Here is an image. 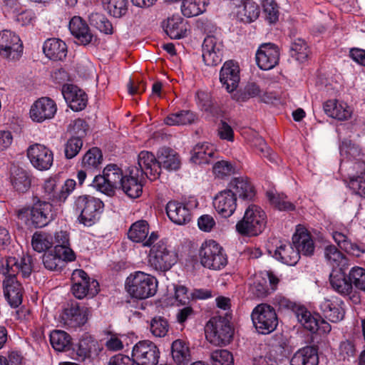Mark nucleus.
<instances>
[{
    "instance_id": "1",
    "label": "nucleus",
    "mask_w": 365,
    "mask_h": 365,
    "mask_svg": "<svg viewBox=\"0 0 365 365\" xmlns=\"http://www.w3.org/2000/svg\"><path fill=\"white\" fill-rule=\"evenodd\" d=\"M32 270L33 259L29 255L19 258L9 257L2 264L1 273L5 276L3 281L4 294L11 307H18L23 300L24 288L17 276L28 278Z\"/></svg>"
},
{
    "instance_id": "2",
    "label": "nucleus",
    "mask_w": 365,
    "mask_h": 365,
    "mask_svg": "<svg viewBox=\"0 0 365 365\" xmlns=\"http://www.w3.org/2000/svg\"><path fill=\"white\" fill-rule=\"evenodd\" d=\"M231 314L212 317L205 326L206 338L216 346H226L232 339L234 329L230 323Z\"/></svg>"
},
{
    "instance_id": "3",
    "label": "nucleus",
    "mask_w": 365,
    "mask_h": 365,
    "mask_svg": "<svg viewBox=\"0 0 365 365\" xmlns=\"http://www.w3.org/2000/svg\"><path fill=\"white\" fill-rule=\"evenodd\" d=\"M267 216L258 205L251 204L245 210L244 217L236 224V231L242 236H257L266 227Z\"/></svg>"
},
{
    "instance_id": "4",
    "label": "nucleus",
    "mask_w": 365,
    "mask_h": 365,
    "mask_svg": "<svg viewBox=\"0 0 365 365\" xmlns=\"http://www.w3.org/2000/svg\"><path fill=\"white\" fill-rule=\"evenodd\" d=\"M125 289L132 297L144 299L155 294L158 281L150 274L140 271L135 272L127 277Z\"/></svg>"
},
{
    "instance_id": "5",
    "label": "nucleus",
    "mask_w": 365,
    "mask_h": 365,
    "mask_svg": "<svg viewBox=\"0 0 365 365\" xmlns=\"http://www.w3.org/2000/svg\"><path fill=\"white\" fill-rule=\"evenodd\" d=\"M125 175L122 169L115 164L108 165L103 170V175H96L93 186L100 192L113 196L115 190L120 189Z\"/></svg>"
},
{
    "instance_id": "6",
    "label": "nucleus",
    "mask_w": 365,
    "mask_h": 365,
    "mask_svg": "<svg viewBox=\"0 0 365 365\" xmlns=\"http://www.w3.org/2000/svg\"><path fill=\"white\" fill-rule=\"evenodd\" d=\"M74 205L76 211L80 213L79 221L86 226H91L100 217L104 207L100 199L88 195L78 196Z\"/></svg>"
},
{
    "instance_id": "7",
    "label": "nucleus",
    "mask_w": 365,
    "mask_h": 365,
    "mask_svg": "<svg viewBox=\"0 0 365 365\" xmlns=\"http://www.w3.org/2000/svg\"><path fill=\"white\" fill-rule=\"evenodd\" d=\"M52 205L38 197H34L33 205L30 208H23L18 211L19 217L29 215V220L36 228L43 227L53 218Z\"/></svg>"
},
{
    "instance_id": "8",
    "label": "nucleus",
    "mask_w": 365,
    "mask_h": 365,
    "mask_svg": "<svg viewBox=\"0 0 365 365\" xmlns=\"http://www.w3.org/2000/svg\"><path fill=\"white\" fill-rule=\"evenodd\" d=\"M199 257L201 264L210 269L220 270L227 264V258L222 247L214 240L202 244Z\"/></svg>"
},
{
    "instance_id": "9",
    "label": "nucleus",
    "mask_w": 365,
    "mask_h": 365,
    "mask_svg": "<svg viewBox=\"0 0 365 365\" xmlns=\"http://www.w3.org/2000/svg\"><path fill=\"white\" fill-rule=\"evenodd\" d=\"M252 319L256 330L262 334H270L278 325L275 309L267 304H260L253 309Z\"/></svg>"
},
{
    "instance_id": "10",
    "label": "nucleus",
    "mask_w": 365,
    "mask_h": 365,
    "mask_svg": "<svg viewBox=\"0 0 365 365\" xmlns=\"http://www.w3.org/2000/svg\"><path fill=\"white\" fill-rule=\"evenodd\" d=\"M150 266L157 271L166 272L177 262V256L168 249L165 243L160 240L155 242L148 255Z\"/></svg>"
},
{
    "instance_id": "11",
    "label": "nucleus",
    "mask_w": 365,
    "mask_h": 365,
    "mask_svg": "<svg viewBox=\"0 0 365 365\" xmlns=\"http://www.w3.org/2000/svg\"><path fill=\"white\" fill-rule=\"evenodd\" d=\"M76 181L68 179L63 185L56 177L46 179L42 186L43 197L53 202H64L76 187Z\"/></svg>"
},
{
    "instance_id": "12",
    "label": "nucleus",
    "mask_w": 365,
    "mask_h": 365,
    "mask_svg": "<svg viewBox=\"0 0 365 365\" xmlns=\"http://www.w3.org/2000/svg\"><path fill=\"white\" fill-rule=\"evenodd\" d=\"M76 255L71 249L55 246L53 250L46 252L42 257L44 267L50 271H60L66 262L75 260Z\"/></svg>"
},
{
    "instance_id": "13",
    "label": "nucleus",
    "mask_w": 365,
    "mask_h": 365,
    "mask_svg": "<svg viewBox=\"0 0 365 365\" xmlns=\"http://www.w3.org/2000/svg\"><path fill=\"white\" fill-rule=\"evenodd\" d=\"M329 282L334 291L342 296H349L352 302L356 304L360 303L359 294L353 289L349 274L346 275L342 268L332 270L329 274Z\"/></svg>"
},
{
    "instance_id": "14",
    "label": "nucleus",
    "mask_w": 365,
    "mask_h": 365,
    "mask_svg": "<svg viewBox=\"0 0 365 365\" xmlns=\"http://www.w3.org/2000/svg\"><path fill=\"white\" fill-rule=\"evenodd\" d=\"M23 53V43L14 32L3 30L0 32V55L9 60H18Z\"/></svg>"
},
{
    "instance_id": "15",
    "label": "nucleus",
    "mask_w": 365,
    "mask_h": 365,
    "mask_svg": "<svg viewBox=\"0 0 365 365\" xmlns=\"http://www.w3.org/2000/svg\"><path fill=\"white\" fill-rule=\"evenodd\" d=\"M159 354L156 345L150 341L138 342L132 351V358L138 365H156Z\"/></svg>"
},
{
    "instance_id": "16",
    "label": "nucleus",
    "mask_w": 365,
    "mask_h": 365,
    "mask_svg": "<svg viewBox=\"0 0 365 365\" xmlns=\"http://www.w3.org/2000/svg\"><path fill=\"white\" fill-rule=\"evenodd\" d=\"M27 156L31 165L41 171L48 170L53 163L52 150L39 143H35L28 148Z\"/></svg>"
},
{
    "instance_id": "17",
    "label": "nucleus",
    "mask_w": 365,
    "mask_h": 365,
    "mask_svg": "<svg viewBox=\"0 0 365 365\" xmlns=\"http://www.w3.org/2000/svg\"><path fill=\"white\" fill-rule=\"evenodd\" d=\"M149 224L145 220H140L131 225L128 232V238L137 243H142L143 247H151L159 238L156 232L149 234Z\"/></svg>"
},
{
    "instance_id": "18",
    "label": "nucleus",
    "mask_w": 365,
    "mask_h": 365,
    "mask_svg": "<svg viewBox=\"0 0 365 365\" xmlns=\"http://www.w3.org/2000/svg\"><path fill=\"white\" fill-rule=\"evenodd\" d=\"M144 180L143 172L137 166L130 167L121 182L120 189L129 197L137 198L142 194Z\"/></svg>"
},
{
    "instance_id": "19",
    "label": "nucleus",
    "mask_w": 365,
    "mask_h": 365,
    "mask_svg": "<svg viewBox=\"0 0 365 365\" xmlns=\"http://www.w3.org/2000/svg\"><path fill=\"white\" fill-rule=\"evenodd\" d=\"M279 48L274 43H264L259 46L255 60L258 67L264 71L274 68L279 61Z\"/></svg>"
},
{
    "instance_id": "20",
    "label": "nucleus",
    "mask_w": 365,
    "mask_h": 365,
    "mask_svg": "<svg viewBox=\"0 0 365 365\" xmlns=\"http://www.w3.org/2000/svg\"><path fill=\"white\" fill-rule=\"evenodd\" d=\"M237 200L236 193L229 187L216 194L213 198V206L221 217L227 218L236 210Z\"/></svg>"
},
{
    "instance_id": "21",
    "label": "nucleus",
    "mask_w": 365,
    "mask_h": 365,
    "mask_svg": "<svg viewBox=\"0 0 365 365\" xmlns=\"http://www.w3.org/2000/svg\"><path fill=\"white\" fill-rule=\"evenodd\" d=\"M202 48V58L207 66H215L222 61L223 44L215 36H207Z\"/></svg>"
},
{
    "instance_id": "22",
    "label": "nucleus",
    "mask_w": 365,
    "mask_h": 365,
    "mask_svg": "<svg viewBox=\"0 0 365 365\" xmlns=\"http://www.w3.org/2000/svg\"><path fill=\"white\" fill-rule=\"evenodd\" d=\"M57 110L56 104L48 97H42L36 101L30 109L31 118L37 123H42L46 120L54 117Z\"/></svg>"
},
{
    "instance_id": "23",
    "label": "nucleus",
    "mask_w": 365,
    "mask_h": 365,
    "mask_svg": "<svg viewBox=\"0 0 365 365\" xmlns=\"http://www.w3.org/2000/svg\"><path fill=\"white\" fill-rule=\"evenodd\" d=\"M240 68L232 60L227 61L220 71V81L227 92L236 90L240 83Z\"/></svg>"
},
{
    "instance_id": "24",
    "label": "nucleus",
    "mask_w": 365,
    "mask_h": 365,
    "mask_svg": "<svg viewBox=\"0 0 365 365\" xmlns=\"http://www.w3.org/2000/svg\"><path fill=\"white\" fill-rule=\"evenodd\" d=\"M138 165L139 170L143 172V176H146L150 180H155L160 176V167L158 156L151 152L143 150L138 154Z\"/></svg>"
},
{
    "instance_id": "25",
    "label": "nucleus",
    "mask_w": 365,
    "mask_h": 365,
    "mask_svg": "<svg viewBox=\"0 0 365 365\" xmlns=\"http://www.w3.org/2000/svg\"><path fill=\"white\" fill-rule=\"evenodd\" d=\"M88 309L84 306H80L78 302H72L65 309L63 319L67 326L76 328L83 326L88 319Z\"/></svg>"
},
{
    "instance_id": "26",
    "label": "nucleus",
    "mask_w": 365,
    "mask_h": 365,
    "mask_svg": "<svg viewBox=\"0 0 365 365\" xmlns=\"http://www.w3.org/2000/svg\"><path fill=\"white\" fill-rule=\"evenodd\" d=\"M62 93L69 107L74 111L83 110L88 102L86 93L76 86L65 85Z\"/></svg>"
},
{
    "instance_id": "27",
    "label": "nucleus",
    "mask_w": 365,
    "mask_h": 365,
    "mask_svg": "<svg viewBox=\"0 0 365 365\" xmlns=\"http://www.w3.org/2000/svg\"><path fill=\"white\" fill-rule=\"evenodd\" d=\"M68 27L78 43L86 46L92 42L94 36L88 25L81 17H73L69 22Z\"/></svg>"
},
{
    "instance_id": "28",
    "label": "nucleus",
    "mask_w": 365,
    "mask_h": 365,
    "mask_svg": "<svg viewBox=\"0 0 365 365\" xmlns=\"http://www.w3.org/2000/svg\"><path fill=\"white\" fill-rule=\"evenodd\" d=\"M269 252L277 260L290 266L295 265L300 258L299 250L289 242H280L273 252L269 250Z\"/></svg>"
},
{
    "instance_id": "29",
    "label": "nucleus",
    "mask_w": 365,
    "mask_h": 365,
    "mask_svg": "<svg viewBox=\"0 0 365 365\" xmlns=\"http://www.w3.org/2000/svg\"><path fill=\"white\" fill-rule=\"evenodd\" d=\"M343 305L344 302L341 299H324L320 302L319 309L326 319L331 322L336 323L344 317L345 311Z\"/></svg>"
},
{
    "instance_id": "30",
    "label": "nucleus",
    "mask_w": 365,
    "mask_h": 365,
    "mask_svg": "<svg viewBox=\"0 0 365 365\" xmlns=\"http://www.w3.org/2000/svg\"><path fill=\"white\" fill-rule=\"evenodd\" d=\"M163 27L165 33L173 39L185 38L189 30L187 22L179 15L168 17L163 22Z\"/></svg>"
},
{
    "instance_id": "31",
    "label": "nucleus",
    "mask_w": 365,
    "mask_h": 365,
    "mask_svg": "<svg viewBox=\"0 0 365 365\" xmlns=\"http://www.w3.org/2000/svg\"><path fill=\"white\" fill-rule=\"evenodd\" d=\"M169 219L177 225H185L191 220V212L187 206L178 201H170L166 206Z\"/></svg>"
},
{
    "instance_id": "32",
    "label": "nucleus",
    "mask_w": 365,
    "mask_h": 365,
    "mask_svg": "<svg viewBox=\"0 0 365 365\" xmlns=\"http://www.w3.org/2000/svg\"><path fill=\"white\" fill-rule=\"evenodd\" d=\"M294 245L299 250V254L302 253L305 256H311L314 251V242L311 237L310 233L303 227H297L296 232L292 237Z\"/></svg>"
},
{
    "instance_id": "33",
    "label": "nucleus",
    "mask_w": 365,
    "mask_h": 365,
    "mask_svg": "<svg viewBox=\"0 0 365 365\" xmlns=\"http://www.w3.org/2000/svg\"><path fill=\"white\" fill-rule=\"evenodd\" d=\"M157 156L160 172L162 168L168 171H175L180 168L181 160L180 156L170 148H160L157 152Z\"/></svg>"
},
{
    "instance_id": "34",
    "label": "nucleus",
    "mask_w": 365,
    "mask_h": 365,
    "mask_svg": "<svg viewBox=\"0 0 365 365\" xmlns=\"http://www.w3.org/2000/svg\"><path fill=\"white\" fill-rule=\"evenodd\" d=\"M10 180L16 191L24 193L31 187V176L26 170L14 165L11 168Z\"/></svg>"
},
{
    "instance_id": "35",
    "label": "nucleus",
    "mask_w": 365,
    "mask_h": 365,
    "mask_svg": "<svg viewBox=\"0 0 365 365\" xmlns=\"http://www.w3.org/2000/svg\"><path fill=\"white\" fill-rule=\"evenodd\" d=\"M318 349L313 346H307L299 349L292 356L290 365H318Z\"/></svg>"
},
{
    "instance_id": "36",
    "label": "nucleus",
    "mask_w": 365,
    "mask_h": 365,
    "mask_svg": "<svg viewBox=\"0 0 365 365\" xmlns=\"http://www.w3.org/2000/svg\"><path fill=\"white\" fill-rule=\"evenodd\" d=\"M43 50L45 55L53 61H63L67 55L66 44L59 38L47 39Z\"/></svg>"
},
{
    "instance_id": "37",
    "label": "nucleus",
    "mask_w": 365,
    "mask_h": 365,
    "mask_svg": "<svg viewBox=\"0 0 365 365\" xmlns=\"http://www.w3.org/2000/svg\"><path fill=\"white\" fill-rule=\"evenodd\" d=\"M332 235L337 245L346 253L357 257L365 253L364 245L352 242L344 233L334 232Z\"/></svg>"
},
{
    "instance_id": "38",
    "label": "nucleus",
    "mask_w": 365,
    "mask_h": 365,
    "mask_svg": "<svg viewBox=\"0 0 365 365\" xmlns=\"http://www.w3.org/2000/svg\"><path fill=\"white\" fill-rule=\"evenodd\" d=\"M324 110L329 116L339 120H346L351 115V108L336 100H329L324 103Z\"/></svg>"
},
{
    "instance_id": "39",
    "label": "nucleus",
    "mask_w": 365,
    "mask_h": 365,
    "mask_svg": "<svg viewBox=\"0 0 365 365\" xmlns=\"http://www.w3.org/2000/svg\"><path fill=\"white\" fill-rule=\"evenodd\" d=\"M215 155L214 147L208 143H197L192 150L191 160L195 164H209Z\"/></svg>"
},
{
    "instance_id": "40",
    "label": "nucleus",
    "mask_w": 365,
    "mask_h": 365,
    "mask_svg": "<svg viewBox=\"0 0 365 365\" xmlns=\"http://www.w3.org/2000/svg\"><path fill=\"white\" fill-rule=\"evenodd\" d=\"M229 187L234 190L236 196L246 200H251L255 195L253 185L247 179L242 177L235 178L229 183Z\"/></svg>"
},
{
    "instance_id": "41",
    "label": "nucleus",
    "mask_w": 365,
    "mask_h": 365,
    "mask_svg": "<svg viewBox=\"0 0 365 365\" xmlns=\"http://www.w3.org/2000/svg\"><path fill=\"white\" fill-rule=\"evenodd\" d=\"M171 355L177 365H189L192 360L188 346L181 339L172 343Z\"/></svg>"
},
{
    "instance_id": "42",
    "label": "nucleus",
    "mask_w": 365,
    "mask_h": 365,
    "mask_svg": "<svg viewBox=\"0 0 365 365\" xmlns=\"http://www.w3.org/2000/svg\"><path fill=\"white\" fill-rule=\"evenodd\" d=\"M277 303L279 309L292 312L301 324L304 319L310 315V312L304 306L297 304L284 297L277 298Z\"/></svg>"
},
{
    "instance_id": "43",
    "label": "nucleus",
    "mask_w": 365,
    "mask_h": 365,
    "mask_svg": "<svg viewBox=\"0 0 365 365\" xmlns=\"http://www.w3.org/2000/svg\"><path fill=\"white\" fill-rule=\"evenodd\" d=\"M259 14L258 5L252 0H242L237 6V17L243 22L250 23L257 19Z\"/></svg>"
},
{
    "instance_id": "44",
    "label": "nucleus",
    "mask_w": 365,
    "mask_h": 365,
    "mask_svg": "<svg viewBox=\"0 0 365 365\" xmlns=\"http://www.w3.org/2000/svg\"><path fill=\"white\" fill-rule=\"evenodd\" d=\"M50 343L57 351H67L72 346L71 336L62 330H53L50 334Z\"/></svg>"
},
{
    "instance_id": "45",
    "label": "nucleus",
    "mask_w": 365,
    "mask_h": 365,
    "mask_svg": "<svg viewBox=\"0 0 365 365\" xmlns=\"http://www.w3.org/2000/svg\"><path fill=\"white\" fill-rule=\"evenodd\" d=\"M302 325L312 333L319 331L323 334H328L331 330V327L327 322L319 317H314L311 313L304 319Z\"/></svg>"
},
{
    "instance_id": "46",
    "label": "nucleus",
    "mask_w": 365,
    "mask_h": 365,
    "mask_svg": "<svg viewBox=\"0 0 365 365\" xmlns=\"http://www.w3.org/2000/svg\"><path fill=\"white\" fill-rule=\"evenodd\" d=\"M197 119L196 115L190 110H180L172 113L165 118V123L168 125H187L193 123Z\"/></svg>"
},
{
    "instance_id": "47",
    "label": "nucleus",
    "mask_w": 365,
    "mask_h": 365,
    "mask_svg": "<svg viewBox=\"0 0 365 365\" xmlns=\"http://www.w3.org/2000/svg\"><path fill=\"white\" fill-rule=\"evenodd\" d=\"M71 291L75 297L81 299L88 296L93 297L99 292V284L97 280L92 279L90 283L83 284L81 286L72 284Z\"/></svg>"
},
{
    "instance_id": "48",
    "label": "nucleus",
    "mask_w": 365,
    "mask_h": 365,
    "mask_svg": "<svg viewBox=\"0 0 365 365\" xmlns=\"http://www.w3.org/2000/svg\"><path fill=\"white\" fill-rule=\"evenodd\" d=\"M89 22L91 26L104 34L111 35L113 34L112 23L102 14L92 13L89 16Z\"/></svg>"
},
{
    "instance_id": "49",
    "label": "nucleus",
    "mask_w": 365,
    "mask_h": 365,
    "mask_svg": "<svg viewBox=\"0 0 365 365\" xmlns=\"http://www.w3.org/2000/svg\"><path fill=\"white\" fill-rule=\"evenodd\" d=\"M205 6V0H185L182 1L181 11L185 16L190 18L203 13Z\"/></svg>"
},
{
    "instance_id": "50",
    "label": "nucleus",
    "mask_w": 365,
    "mask_h": 365,
    "mask_svg": "<svg viewBox=\"0 0 365 365\" xmlns=\"http://www.w3.org/2000/svg\"><path fill=\"white\" fill-rule=\"evenodd\" d=\"M103 155L96 147L89 149L82 158V166L86 170L97 168L102 163Z\"/></svg>"
},
{
    "instance_id": "51",
    "label": "nucleus",
    "mask_w": 365,
    "mask_h": 365,
    "mask_svg": "<svg viewBox=\"0 0 365 365\" xmlns=\"http://www.w3.org/2000/svg\"><path fill=\"white\" fill-rule=\"evenodd\" d=\"M267 197L270 203L279 210H294L295 206L287 200V196L283 193H275L272 191L267 192Z\"/></svg>"
},
{
    "instance_id": "52",
    "label": "nucleus",
    "mask_w": 365,
    "mask_h": 365,
    "mask_svg": "<svg viewBox=\"0 0 365 365\" xmlns=\"http://www.w3.org/2000/svg\"><path fill=\"white\" fill-rule=\"evenodd\" d=\"M102 4L108 13L115 18H120L125 16L128 11V0H117Z\"/></svg>"
},
{
    "instance_id": "53",
    "label": "nucleus",
    "mask_w": 365,
    "mask_h": 365,
    "mask_svg": "<svg viewBox=\"0 0 365 365\" xmlns=\"http://www.w3.org/2000/svg\"><path fill=\"white\" fill-rule=\"evenodd\" d=\"M96 343L94 339L90 335L84 334L82 336L78 343L76 349L79 360L84 361L90 356L91 349L93 346H95Z\"/></svg>"
},
{
    "instance_id": "54",
    "label": "nucleus",
    "mask_w": 365,
    "mask_h": 365,
    "mask_svg": "<svg viewBox=\"0 0 365 365\" xmlns=\"http://www.w3.org/2000/svg\"><path fill=\"white\" fill-rule=\"evenodd\" d=\"M309 50L307 43L302 39H297L292 43L290 55L299 62L305 61L309 56Z\"/></svg>"
},
{
    "instance_id": "55",
    "label": "nucleus",
    "mask_w": 365,
    "mask_h": 365,
    "mask_svg": "<svg viewBox=\"0 0 365 365\" xmlns=\"http://www.w3.org/2000/svg\"><path fill=\"white\" fill-rule=\"evenodd\" d=\"M31 245L35 251L41 252L52 247L53 239L46 233L35 232L32 237Z\"/></svg>"
},
{
    "instance_id": "56",
    "label": "nucleus",
    "mask_w": 365,
    "mask_h": 365,
    "mask_svg": "<svg viewBox=\"0 0 365 365\" xmlns=\"http://www.w3.org/2000/svg\"><path fill=\"white\" fill-rule=\"evenodd\" d=\"M353 289L365 292V269L360 267L351 268L349 273Z\"/></svg>"
},
{
    "instance_id": "57",
    "label": "nucleus",
    "mask_w": 365,
    "mask_h": 365,
    "mask_svg": "<svg viewBox=\"0 0 365 365\" xmlns=\"http://www.w3.org/2000/svg\"><path fill=\"white\" fill-rule=\"evenodd\" d=\"M212 365H233L234 359L231 352L225 349H217L210 354Z\"/></svg>"
},
{
    "instance_id": "58",
    "label": "nucleus",
    "mask_w": 365,
    "mask_h": 365,
    "mask_svg": "<svg viewBox=\"0 0 365 365\" xmlns=\"http://www.w3.org/2000/svg\"><path fill=\"white\" fill-rule=\"evenodd\" d=\"M169 329L168 321L162 317H155L152 319L150 324V330L156 337L165 336Z\"/></svg>"
},
{
    "instance_id": "59",
    "label": "nucleus",
    "mask_w": 365,
    "mask_h": 365,
    "mask_svg": "<svg viewBox=\"0 0 365 365\" xmlns=\"http://www.w3.org/2000/svg\"><path fill=\"white\" fill-rule=\"evenodd\" d=\"M83 140L80 138L71 137L64 145V153L66 159H72L76 157L83 147Z\"/></svg>"
},
{
    "instance_id": "60",
    "label": "nucleus",
    "mask_w": 365,
    "mask_h": 365,
    "mask_svg": "<svg viewBox=\"0 0 365 365\" xmlns=\"http://www.w3.org/2000/svg\"><path fill=\"white\" fill-rule=\"evenodd\" d=\"M324 256L327 262L334 267H339L343 261L346 260L345 256L334 245H329L324 248Z\"/></svg>"
},
{
    "instance_id": "61",
    "label": "nucleus",
    "mask_w": 365,
    "mask_h": 365,
    "mask_svg": "<svg viewBox=\"0 0 365 365\" xmlns=\"http://www.w3.org/2000/svg\"><path fill=\"white\" fill-rule=\"evenodd\" d=\"M339 355L344 361H349L356 355V348L354 341L346 339L339 346Z\"/></svg>"
},
{
    "instance_id": "62",
    "label": "nucleus",
    "mask_w": 365,
    "mask_h": 365,
    "mask_svg": "<svg viewBox=\"0 0 365 365\" xmlns=\"http://www.w3.org/2000/svg\"><path fill=\"white\" fill-rule=\"evenodd\" d=\"M88 130V124L81 118L74 120L68 128V130L71 133L72 137L80 138L81 140L86 135Z\"/></svg>"
},
{
    "instance_id": "63",
    "label": "nucleus",
    "mask_w": 365,
    "mask_h": 365,
    "mask_svg": "<svg viewBox=\"0 0 365 365\" xmlns=\"http://www.w3.org/2000/svg\"><path fill=\"white\" fill-rule=\"evenodd\" d=\"M263 11L269 23H275L279 18V10L274 0H263Z\"/></svg>"
},
{
    "instance_id": "64",
    "label": "nucleus",
    "mask_w": 365,
    "mask_h": 365,
    "mask_svg": "<svg viewBox=\"0 0 365 365\" xmlns=\"http://www.w3.org/2000/svg\"><path fill=\"white\" fill-rule=\"evenodd\" d=\"M213 173L217 178H223L234 173V167L228 161H218L213 166Z\"/></svg>"
}]
</instances>
